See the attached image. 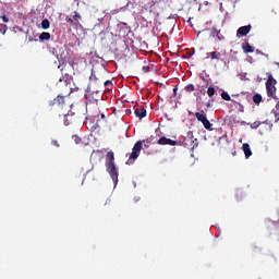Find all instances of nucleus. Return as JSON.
<instances>
[{
	"label": "nucleus",
	"mask_w": 279,
	"mask_h": 279,
	"mask_svg": "<svg viewBox=\"0 0 279 279\" xmlns=\"http://www.w3.org/2000/svg\"><path fill=\"white\" fill-rule=\"evenodd\" d=\"M50 107L57 106L60 110H65L59 113V117H63L64 125H71V116L69 114V107H66V102L64 101V96H57L53 100L49 102Z\"/></svg>",
	"instance_id": "1"
},
{
	"label": "nucleus",
	"mask_w": 279,
	"mask_h": 279,
	"mask_svg": "<svg viewBox=\"0 0 279 279\" xmlns=\"http://www.w3.org/2000/svg\"><path fill=\"white\" fill-rule=\"evenodd\" d=\"M107 158L109 159L106 163L107 171L111 180H113L114 186H117L119 184V171H117V166L114 165V153L112 150L108 151Z\"/></svg>",
	"instance_id": "2"
},
{
	"label": "nucleus",
	"mask_w": 279,
	"mask_h": 279,
	"mask_svg": "<svg viewBox=\"0 0 279 279\" xmlns=\"http://www.w3.org/2000/svg\"><path fill=\"white\" fill-rule=\"evenodd\" d=\"M143 149V142L138 141L132 148V153L126 161V165H133L136 159L141 156V150Z\"/></svg>",
	"instance_id": "3"
},
{
	"label": "nucleus",
	"mask_w": 279,
	"mask_h": 279,
	"mask_svg": "<svg viewBox=\"0 0 279 279\" xmlns=\"http://www.w3.org/2000/svg\"><path fill=\"white\" fill-rule=\"evenodd\" d=\"M276 84H278V82L276 81V78H274V75L268 74V80L266 82V90L268 97H271L272 99H276Z\"/></svg>",
	"instance_id": "4"
},
{
	"label": "nucleus",
	"mask_w": 279,
	"mask_h": 279,
	"mask_svg": "<svg viewBox=\"0 0 279 279\" xmlns=\"http://www.w3.org/2000/svg\"><path fill=\"white\" fill-rule=\"evenodd\" d=\"M195 118L197 119V121H199L201 123H203L205 130H213V123H210V121L208 120V118H206V113H204V111H202V112H196V113H195Z\"/></svg>",
	"instance_id": "5"
},
{
	"label": "nucleus",
	"mask_w": 279,
	"mask_h": 279,
	"mask_svg": "<svg viewBox=\"0 0 279 279\" xmlns=\"http://www.w3.org/2000/svg\"><path fill=\"white\" fill-rule=\"evenodd\" d=\"M157 143H158V145H170L172 147L178 145L177 141L168 138V137H165V136L160 137Z\"/></svg>",
	"instance_id": "6"
},
{
	"label": "nucleus",
	"mask_w": 279,
	"mask_h": 279,
	"mask_svg": "<svg viewBox=\"0 0 279 279\" xmlns=\"http://www.w3.org/2000/svg\"><path fill=\"white\" fill-rule=\"evenodd\" d=\"M248 32H252V25L241 26L238 29L236 35L238 36H247Z\"/></svg>",
	"instance_id": "7"
},
{
	"label": "nucleus",
	"mask_w": 279,
	"mask_h": 279,
	"mask_svg": "<svg viewBox=\"0 0 279 279\" xmlns=\"http://www.w3.org/2000/svg\"><path fill=\"white\" fill-rule=\"evenodd\" d=\"M211 36L215 38V36L218 38V40H223L226 37L221 34V31L217 29V27H211Z\"/></svg>",
	"instance_id": "8"
},
{
	"label": "nucleus",
	"mask_w": 279,
	"mask_h": 279,
	"mask_svg": "<svg viewBox=\"0 0 279 279\" xmlns=\"http://www.w3.org/2000/svg\"><path fill=\"white\" fill-rule=\"evenodd\" d=\"M134 113L137 119H145V117H147V110H145V108H137Z\"/></svg>",
	"instance_id": "9"
},
{
	"label": "nucleus",
	"mask_w": 279,
	"mask_h": 279,
	"mask_svg": "<svg viewBox=\"0 0 279 279\" xmlns=\"http://www.w3.org/2000/svg\"><path fill=\"white\" fill-rule=\"evenodd\" d=\"M242 150L244 151L245 158H250V156H252V148H250V144L244 143L242 145Z\"/></svg>",
	"instance_id": "10"
},
{
	"label": "nucleus",
	"mask_w": 279,
	"mask_h": 279,
	"mask_svg": "<svg viewBox=\"0 0 279 279\" xmlns=\"http://www.w3.org/2000/svg\"><path fill=\"white\" fill-rule=\"evenodd\" d=\"M244 53H254V47L248 43L242 45Z\"/></svg>",
	"instance_id": "11"
},
{
	"label": "nucleus",
	"mask_w": 279,
	"mask_h": 279,
	"mask_svg": "<svg viewBox=\"0 0 279 279\" xmlns=\"http://www.w3.org/2000/svg\"><path fill=\"white\" fill-rule=\"evenodd\" d=\"M39 40H51V34L50 33H47V32H43L40 35H39Z\"/></svg>",
	"instance_id": "12"
},
{
	"label": "nucleus",
	"mask_w": 279,
	"mask_h": 279,
	"mask_svg": "<svg viewBox=\"0 0 279 279\" xmlns=\"http://www.w3.org/2000/svg\"><path fill=\"white\" fill-rule=\"evenodd\" d=\"M72 19H74V23L76 25H80V21L82 20V15L77 11H74V14L72 15Z\"/></svg>",
	"instance_id": "13"
},
{
	"label": "nucleus",
	"mask_w": 279,
	"mask_h": 279,
	"mask_svg": "<svg viewBox=\"0 0 279 279\" xmlns=\"http://www.w3.org/2000/svg\"><path fill=\"white\" fill-rule=\"evenodd\" d=\"M78 62H80V60L76 59V58H73V59L69 60L70 66H72V69H76V70L78 69V66H77Z\"/></svg>",
	"instance_id": "14"
},
{
	"label": "nucleus",
	"mask_w": 279,
	"mask_h": 279,
	"mask_svg": "<svg viewBox=\"0 0 279 279\" xmlns=\"http://www.w3.org/2000/svg\"><path fill=\"white\" fill-rule=\"evenodd\" d=\"M211 60H219V58H221V52L218 51H213L209 53Z\"/></svg>",
	"instance_id": "15"
},
{
	"label": "nucleus",
	"mask_w": 279,
	"mask_h": 279,
	"mask_svg": "<svg viewBox=\"0 0 279 279\" xmlns=\"http://www.w3.org/2000/svg\"><path fill=\"white\" fill-rule=\"evenodd\" d=\"M253 101L254 104H260V101H263V96H260V94H255L253 96Z\"/></svg>",
	"instance_id": "16"
},
{
	"label": "nucleus",
	"mask_w": 279,
	"mask_h": 279,
	"mask_svg": "<svg viewBox=\"0 0 279 279\" xmlns=\"http://www.w3.org/2000/svg\"><path fill=\"white\" fill-rule=\"evenodd\" d=\"M65 21L66 23H69V25L77 27V24L75 23V20L73 17L66 16Z\"/></svg>",
	"instance_id": "17"
},
{
	"label": "nucleus",
	"mask_w": 279,
	"mask_h": 279,
	"mask_svg": "<svg viewBox=\"0 0 279 279\" xmlns=\"http://www.w3.org/2000/svg\"><path fill=\"white\" fill-rule=\"evenodd\" d=\"M50 25H51V23L47 19L41 21V27L44 29H49Z\"/></svg>",
	"instance_id": "18"
},
{
	"label": "nucleus",
	"mask_w": 279,
	"mask_h": 279,
	"mask_svg": "<svg viewBox=\"0 0 279 279\" xmlns=\"http://www.w3.org/2000/svg\"><path fill=\"white\" fill-rule=\"evenodd\" d=\"M247 125H250V128H252V130H258V128H260V122L255 121L253 123H248Z\"/></svg>",
	"instance_id": "19"
},
{
	"label": "nucleus",
	"mask_w": 279,
	"mask_h": 279,
	"mask_svg": "<svg viewBox=\"0 0 279 279\" xmlns=\"http://www.w3.org/2000/svg\"><path fill=\"white\" fill-rule=\"evenodd\" d=\"M221 98L225 100V101H231L232 98H230V94H228V92H222L221 93Z\"/></svg>",
	"instance_id": "20"
},
{
	"label": "nucleus",
	"mask_w": 279,
	"mask_h": 279,
	"mask_svg": "<svg viewBox=\"0 0 279 279\" xmlns=\"http://www.w3.org/2000/svg\"><path fill=\"white\" fill-rule=\"evenodd\" d=\"M5 32H8V25L0 24V34L5 35Z\"/></svg>",
	"instance_id": "21"
},
{
	"label": "nucleus",
	"mask_w": 279,
	"mask_h": 279,
	"mask_svg": "<svg viewBox=\"0 0 279 279\" xmlns=\"http://www.w3.org/2000/svg\"><path fill=\"white\" fill-rule=\"evenodd\" d=\"M215 93H217V90H215V87H208L207 89L208 97H213Z\"/></svg>",
	"instance_id": "22"
},
{
	"label": "nucleus",
	"mask_w": 279,
	"mask_h": 279,
	"mask_svg": "<svg viewBox=\"0 0 279 279\" xmlns=\"http://www.w3.org/2000/svg\"><path fill=\"white\" fill-rule=\"evenodd\" d=\"M185 90L186 93H193V90H195V85L189 84L187 86H185Z\"/></svg>",
	"instance_id": "23"
},
{
	"label": "nucleus",
	"mask_w": 279,
	"mask_h": 279,
	"mask_svg": "<svg viewBox=\"0 0 279 279\" xmlns=\"http://www.w3.org/2000/svg\"><path fill=\"white\" fill-rule=\"evenodd\" d=\"M199 145V141L197 138L192 140V148L195 149Z\"/></svg>",
	"instance_id": "24"
},
{
	"label": "nucleus",
	"mask_w": 279,
	"mask_h": 279,
	"mask_svg": "<svg viewBox=\"0 0 279 279\" xmlns=\"http://www.w3.org/2000/svg\"><path fill=\"white\" fill-rule=\"evenodd\" d=\"M51 145H53V147H60V143H58L57 140H52Z\"/></svg>",
	"instance_id": "25"
},
{
	"label": "nucleus",
	"mask_w": 279,
	"mask_h": 279,
	"mask_svg": "<svg viewBox=\"0 0 279 279\" xmlns=\"http://www.w3.org/2000/svg\"><path fill=\"white\" fill-rule=\"evenodd\" d=\"M1 19H2L3 23H10V19L8 16L2 15Z\"/></svg>",
	"instance_id": "26"
},
{
	"label": "nucleus",
	"mask_w": 279,
	"mask_h": 279,
	"mask_svg": "<svg viewBox=\"0 0 279 279\" xmlns=\"http://www.w3.org/2000/svg\"><path fill=\"white\" fill-rule=\"evenodd\" d=\"M74 141H75L76 145H80V143H82V138H80L77 136L74 137Z\"/></svg>",
	"instance_id": "27"
},
{
	"label": "nucleus",
	"mask_w": 279,
	"mask_h": 279,
	"mask_svg": "<svg viewBox=\"0 0 279 279\" xmlns=\"http://www.w3.org/2000/svg\"><path fill=\"white\" fill-rule=\"evenodd\" d=\"M143 71H144V73H149V66H144Z\"/></svg>",
	"instance_id": "28"
},
{
	"label": "nucleus",
	"mask_w": 279,
	"mask_h": 279,
	"mask_svg": "<svg viewBox=\"0 0 279 279\" xmlns=\"http://www.w3.org/2000/svg\"><path fill=\"white\" fill-rule=\"evenodd\" d=\"M110 84H112V81H106V82H105V86H108V85H110Z\"/></svg>",
	"instance_id": "29"
},
{
	"label": "nucleus",
	"mask_w": 279,
	"mask_h": 279,
	"mask_svg": "<svg viewBox=\"0 0 279 279\" xmlns=\"http://www.w3.org/2000/svg\"><path fill=\"white\" fill-rule=\"evenodd\" d=\"M89 80H96L95 75L92 73Z\"/></svg>",
	"instance_id": "30"
},
{
	"label": "nucleus",
	"mask_w": 279,
	"mask_h": 279,
	"mask_svg": "<svg viewBox=\"0 0 279 279\" xmlns=\"http://www.w3.org/2000/svg\"><path fill=\"white\" fill-rule=\"evenodd\" d=\"M173 93H174V95H175V93H178V88H174V89H173Z\"/></svg>",
	"instance_id": "31"
},
{
	"label": "nucleus",
	"mask_w": 279,
	"mask_h": 279,
	"mask_svg": "<svg viewBox=\"0 0 279 279\" xmlns=\"http://www.w3.org/2000/svg\"><path fill=\"white\" fill-rule=\"evenodd\" d=\"M207 108H210V102H207Z\"/></svg>",
	"instance_id": "32"
},
{
	"label": "nucleus",
	"mask_w": 279,
	"mask_h": 279,
	"mask_svg": "<svg viewBox=\"0 0 279 279\" xmlns=\"http://www.w3.org/2000/svg\"><path fill=\"white\" fill-rule=\"evenodd\" d=\"M199 34H202V31L198 32L197 36H199Z\"/></svg>",
	"instance_id": "33"
},
{
	"label": "nucleus",
	"mask_w": 279,
	"mask_h": 279,
	"mask_svg": "<svg viewBox=\"0 0 279 279\" xmlns=\"http://www.w3.org/2000/svg\"><path fill=\"white\" fill-rule=\"evenodd\" d=\"M106 116L101 114V119H104Z\"/></svg>",
	"instance_id": "34"
},
{
	"label": "nucleus",
	"mask_w": 279,
	"mask_h": 279,
	"mask_svg": "<svg viewBox=\"0 0 279 279\" xmlns=\"http://www.w3.org/2000/svg\"><path fill=\"white\" fill-rule=\"evenodd\" d=\"M233 156H236V151L233 153Z\"/></svg>",
	"instance_id": "35"
},
{
	"label": "nucleus",
	"mask_w": 279,
	"mask_h": 279,
	"mask_svg": "<svg viewBox=\"0 0 279 279\" xmlns=\"http://www.w3.org/2000/svg\"><path fill=\"white\" fill-rule=\"evenodd\" d=\"M277 108H279V102L277 104Z\"/></svg>",
	"instance_id": "36"
},
{
	"label": "nucleus",
	"mask_w": 279,
	"mask_h": 279,
	"mask_svg": "<svg viewBox=\"0 0 279 279\" xmlns=\"http://www.w3.org/2000/svg\"><path fill=\"white\" fill-rule=\"evenodd\" d=\"M191 138H193V135H191Z\"/></svg>",
	"instance_id": "37"
}]
</instances>
